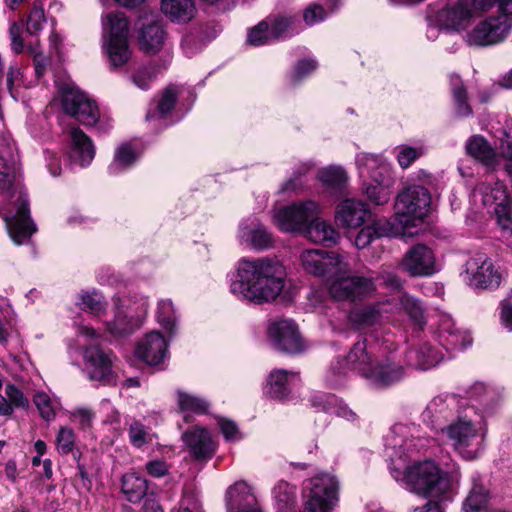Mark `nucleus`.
I'll list each match as a JSON object with an SVG mask.
<instances>
[{
    "label": "nucleus",
    "mask_w": 512,
    "mask_h": 512,
    "mask_svg": "<svg viewBox=\"0 0 512 512\" xmlns=\"http://www.w3.org/2000/svg\"><path fill=\"white\" fill-rule=\"evenodd\" d=\"M401 267L412 277L431 276L438 271L434 252L424 244L411 247L405 253Z\"/></svg>",
    "instance_id": "18"
},
{
    "label": "nucleus",
    "mask_w": 512,
    "mask_h": 512,
    "mask_svg": "<svg viewBox=\"0 0 512 512\" xmlns=\"http://www.w3.org/2000/svg\"><path fill=\"white\" fill-rule=\"evenodd\" d=\"M408 363L418 369L427 370L438 365L444 358L442 350L423 344L418 349H411L407 354Z\"/></svg>",
    "instance_id": "36"
},
{
    "label": "nucleus",
    "mask_w": 512,
    "mask_h": 512,
    "mask_svg": "<svg viewBox=\"0 0 512 512\" xmlns=\"http://www.w3.org/2000/svg\"><path fill=\"white\" fill-rule=\"evenodd\" d=\"M156 320L166 332L168 338H172L177 334V315L171 300L164 299L158 302Z\"/></svg>",
    "instance_id": "42"
},
{
    "label": "nucleus",
    "mask_w": 512,
    "mask_h": 512,
    "mask_svg": "<svg viewBox=\"0 0 512 512\" xmlns=\"http://www.w3.org/2000/svg\"><path fill=\"white\" fill-rule=\"evenodd\" d=\"M218 425L227 441H238L242 438L241 432L233 421L221 418Z\"/></svg>",
    "instance_id": "61"
},
{
    "label": "nucleus",
    "mask_w": 512,
    "mask_h": 512,
    "mask_svg": "<svg viewBox=\"0 0 512 512\" xmlns=\"http://www.w3.org/2000/svg\"><path fill=\"white\" fill-rule=\"evenodd\" d=\"M227 512H262L254 504L250 486L244 481L231 485L226 492Z\"/></svg>",
    "instance_id": "31"
},
{
    "label": "nucleus",
    "mask_w": 512,
    "mask_h": 512,
    "mask_svg": "<svg viewBox=\"0 0 512 512\" xmlns=\"http://www.w3.org/2000/svg\"><path fill=\"white\" fill-rule=\"evenodd\" d=\"M19 171L17 150L4 138L0 143V214L10 238L17 245L26 243L36 232Z\"/></svg>",
    "instance_id": "3"
},
{
    "label": "nucleus",
    "mask_w": 512,
    "mask_h": 512,
    "mask_svg": "<svg viewBox=\"0 0 512 512\" xmlns=\"http://www.w3.org/2000/svg\"><path fill=\"white\" fill-rule=\"evenodd\" d=\"M369 208L365 202L357 198L342 200L335 210V222L345 229L358 228L365 222Z\"/></svg>",
    "instance_id": "28"
},
{
    "label": "nucleus",
    "mask_w": 512,
    "mask_h": 512,
    "mask_svg": "<svg viewBox=\"0 0 512 512\" xmlns=\"http://www.w3.org/2000/svg\"><path fill=\"white\" fill-rule=\"evenodd\" d=\"M343 0H319L309 3L302 11V19L306 26L312 27L324 22L342 6Z\"/></svg>",
    "instance_id": "35"
},
{
    "label": "nucleus",
    "mask_w": 512,
    "mask_h": 512,
    "mask_svg": "<svg viewBox=\"0 0 512 512\" xmlns=\"http://www.w3.org/2000/svg\"><path fill=\"white\" fill-rule=\"evenodd\" d=\"M57 96L65 113L73 116L84 125H94L99 119V109L94 101L79 91L74 83L66 78L56 80Z\"/></svg>",
    "instance_id": "12"
},
{
    "label": "nucleus",
    "mask_w": 512,
    "mask_h": 512,
    "mask_svg": "<svg viewBox=\"0 0 512 512\" xmlns=\"http://www.w3.org/2000/svg\"><path fill=\"white\" fill-rule=\"evenodd\" d=\"M45 22L44 9L40 6L33 7L26 22L27 32L31 35H37L43 29Z\"/></svg>",
    "instance_id": "56"
},
{
    "label": "nucleus",
    "mask_w": 512,
    "mask_h": 512,
    "mask_svg": "<svg viewBox=\"0 0 512 512\" xmlns=\"http://www.w3.org/2000/svg\"><path fill=\"white\" fill-rule=\"evenodd\" d=\"M499 152H496L480 135H474L466 143L467 153L482 164L495 167L501 159L505 160V167L512 177V123L507 124L499 137Z\"/></svg>",
    "instance_id": "11"
},
{
    "label": "nucleus",
    "mask_w": 512,
    "mask_h": 512,
    "mask_svg": "<svg viewBox=\"0 0 512 512\" xmlns=\"http://www.w3.org/2000/svg\"><path fill=\"white\" fill-rule=\"evenodd\" d=\"M76 436L72 428L61 426L56 434V449L61 454H68L73 451Z\"/></svg>",
    "instance_id": "54"
},
{
    "label": "nucleus",
    "mask_w": 512,
    "mask_h": 512,
    "mask_svg": "<svg viewBox=\"0 0 512 512\" xmlns=\"http://www.w3.org/2000/svg\"><path fill=\"white\" fill-rule=\"evenodd\" d=\"M439 342L448 350H456L470 344L467 335L454 328V323L449 317H443L439 326Z\"/></svg>",
    "instance_id": "40"
},
{
    "label": "nucleus",
    "mask_w": 512,
    "mask_h": 512,
    "mask_svg": "<svg viewBox=\"0 0 512 512\" xmlns=\"http://www.w3.org/2000/svg\"><path fill=\"white\" fill-rule=\"evenodd\" d=\"M431 206L429 191L420 185H411L403 189L394 204V227H400V237L412 236L415 232L410 229L417 227L428 215Z\"/></svg>",
    "instance_id": "8"
},
{
    "label": "nucleus",
    "mask_w": 512,
    "mask_h": 512,
    "mask_svg": "<svg viewBox=\"0 0 512 512\" xmlns=\"http://www.w3.org/2000/svg\"><path fill=\"white\" fill-rule=\"evenodd\" d=\"M33 402L41 417L47 422L54 420L57 412L61 409L60 399L44 391L37 392L33 397Z\"/></svg>",
    "instance_id": "45"
},
{
    "label": "nucleus",
    "mask_w": 512,
    "mask_h": 512,
    "mask_svg": "<svg viewBox=\"0 0 512 512\" xmlns=\"http://www.w3.org/2000/svg\"><path fill=\"white\" fill-rule=\"evenodd\" d=\"M67 155L72 164L86 167L95 157V146L81 129L71 127L68 131Z\"/></svg>",
    "instance_id": "27"
},
{
    "label": "nucleus",
    "mask_w": 512,
    "mask_h": 512,
    "mask_svg": "<svg viewBox=\"0 0 512 512\" xmlns=\"http://www.w3.org/2000/svg\"><path fill=\"white\" fill-rule=\"evenodd\" d=\"M302 270L317 278H329L327 291L339 302H357L372 297L376 292L372 276L350 275L346 257L336 251L305 249L299 255Z\"/></svg>",
    "instance_id": "2"
},
{
    "label": "nucleus",
    "mask_w": 512,
    "mask_h": 512,
    "mask_svg": "<svg viewBox=\"0 0 512 512\" xmlns=\"http://www.w3.org/2000/svg\"><path fill=\"white\" fill-rule=\"evenodd\" d=\"M160 10L167 19L177 24L189 23L197 14L195 0H161Z\"/></svg>",
    "instance_id": "34"
},
{
    "label": "nucleus",
    "mask_w": 512,
    "mask_h": 512,
    "mask_svg": "<svg viewBox=\"0 0 512 512\" xmlns=\"http://www.w3.org/2000/svg\"><path fill=\"white\" fill-rule=\"evenodd\" d=\"M147 474L153 478H161L169 473L170 466L160 459H153L145 464Z\"/></svg>",
    "instance_id": "60"
},
{
    "label": "nucleus",
    "mask_w": 512,
    "mask_h": 512,
    "mask_svg": "<svg viewBox=\"0 0 512 512\" xmlns=\"http://www.w3.org/2000/svg\"><path fill=\"white\" fill-rule=\"evenodd\" d=\"M272 495L277 509L283 511L295 502L296 489L288 482L280 480L273 487Z\"/></svg>",
    "instance_id": "49"
},
{
    "label": "nucleus",
    "mask_w": 512,
    "mask_h": 512,
    "mask_svg": "<svg viewBox=\"0 0 512 512\" xmlns=\"http://www.w3.org/2000/svg\"><path fill=\"white\" fill-rule=\"evenodd\" d=\"M400 227H394L390 220H375L371 224L363 226L354 239V245L358 249H364L375 239L381 237H400Z\"/></svg>",
    "instance_id": "32"
},
{
    "label": "nucleus",
    "mask_w": 512,
    "mask_h": 512,
    "mask_svg": "<svg viewBox=\"0 0 512 512\" xmlns=\"http://www.w3.org/2000/svg\"><path fill=\"white\" fill-rule=\"evenodd\" d=\"M177 400L179 410L183 413L186 421L189 413L204 414L209 409V404L206 400L183 391L177 392Z\"/></svg>",
    "instance_id": "47"
},
{
    "label": "nucleus",
    "mask_w": 512,
    "mask_h": 512,
    "mask_svg": "<svg viewBox=\"0 0 512 512\" xmlns=\"http://www.w3.org/2000/svg\"><path fill=\"white\" fill-rule=\"evenodd\" d=\"M139 45L146 54L153 55L163 51L165 59L162 68H166L170 63L172 54L168 46L166 30L160 21H152L141 28Z\"/></svg>",
    "instance_id": "21"
},
{
    "label": "nucleus",
    "mask_w": 512,
    "mask_h": 512,
    "mask_svg": "<svg viewBox=\"0 0 512 512\" xmlns=\"http://www.w3.org/2000/svg\"><path fill=\"white\" fill-rule=\"evenodd\" d=\"M466 273L469 275L470 285L475 288L498 287L502 275L495 269L492 261L483 255L469 259L466 263Z\"/></svg>",
    "instance_id": "22"
},
{
    "label": "nucleus",
    "mask_w": 512,
    "mask_h": 512,
    "mask_svg": "<svg viewBox=\"0 0 512 512\" xmlns=\"http://www.w3.org/2000/svg\"><path fill=\"white\" fill-rule=\"evenodd\" d=\"M349 321L357 327H368L382 320L378 303L372 306L356 308L349 313Z\"/></svg>",
    "instance_id": "46"
},
{
    "label": "nucleus",
    "mask_w": 512,
    "mask_h": 512,
    "mask_svg": "<svg viewBox=\"0 0 512 512\" xmlns=\"http://www.w3.org/2000/svg\"><path fill=\"white\" fill-rule=\"evenodd\" d=\"M452 94L455 102L456 113L460 117L468 116L472 113V109L467 103V94L465 89L461 86V81L458 76L451 77Z\"/></svg>",
    "instance_id": "52"
},
{
    "label": "nucleus",
    "mask_w": 512,
    "mask_h": 512,
    "mask_svg": "<svg viewBox=\"0 0 512 512\" xmlns=\"http://www.w3.org/2000/svg\"><path fill=\"white\" fill-rule=\"evenodd\" d=\"M237 239L241 245L255 251H265L274 247L272 234L262 223L252 217L241 221Z\"/></svg>",
    "instance_id": "20"
},
{
    "label": "nucleus",
    "mask_w": 512,
    "mask_h": 512,
    "mask_svg": "<svg viewBox=\"0 0 512 512\" xmlns=\"http://www.w3.org/2000/svg\"><path fill=\"white\" fill-rule=\"evenodd\" d=\"M147 489V480L137 472L131 471L122 477V492L130 502L142 499Z\"/></svg>",
    "instance_id": "43"
},
{
    "label": "nucleus",
    "mask_w": 512,
    "mask_h": 512,
    "mask_svg": "<svg viewBox=\"0 0 512 512\" xmlns=\"http://www.w3.org/2000/svg\"><path fill=\"white\" fill-rule=\"evenodd\" d=\"M80 300L82 309L89 311L98 318L105 315L106 306L104 297L97 291L93 290L80 294Z\"/></svg>",
    "instance_id": "51"
},
{
    "label": "nucleus",
    "mask_w": 512,
    "mask_h": 512,
    "mask_svg": "<svg viewBox=\"0 0 512 512\" xmlns=\"http://www.w3.org/2000/svg\"><path fill=\"white\" fill-rule=\"evenodd\" d=\"M424 154L423 147L402 145L397 147V161L402 168L409 167L416 159Z\"/></svg>",
    "instance_id": "55"
},
{
    "label": "nucleus",
    "mask_w": 512,
    "mask_h": 512,
    "mask_svg": "<svg viewBox=\"0 0 512 512\" xmlns=\"http://www.w3.org/2000/svg\"><path fill=\"white\" fill-rule=\"evenodd\" d=\"M339 483L335 476L329 473H318L303 483V498L316 499L320 501H339Z\"/></svg>",
    "instance_id": "26"
},
{
    "label": "nucleus",
    "mask_w": 512,
    "mask_h": 512,
    "mask_svg": "<svg viewBox=\"0 0 512 512\" xmlns=\"http://www.w3.org/2000/svg\"><path fill=\"white\" fill-rule=\"evenodd\" d=\"M83 358L85 371L90 380L107 385L115 384L116 375L113 371L115 356L111 352H105L97 346L87 347Z\"/></svg>",
    "instance_id": "17"
},
{
    "label": "nucleus",
    "mask_w": 512,
    "mask_h": 512,
    "mask_svg": "<svg viewBox=\"0 0 512 512\" xmlns=\"http://www.w3.org/2000/svg\"><path fill=\"white\" fill-rule=\"evenodd\" d=\"M355 164L361 184L370 182L390 174V166L381 155L360 152L356 155Z\"/></svg>",
    "instance_id": "30"
},
{
    "label": "nucleus",
    "mask_w": 512,
    "mask_h": 512,
    "mask_svg": "<svg viewBox=\"0 0 512 512\" xmlns=\"http://www.w3.org/2000/svg\"><path fill=\"white\" fill-rule=\"evenodd\" d=\"M268 338L280 351L299 353L305 349V343L297 325L289 319H274L267 325Z\"/></svg>",
    "instance_id": "16"
},
{
    "label": "nucleus",
    "mask_w": 512,
    "mask_h": 512,
    "mask_svg": "<svg viewBox=\"0 0 512 512\" xmlns=\"http://www.w3.org/2000/svg\"><path fill=\"white\" fill-rule=\"evenodd\" d=\"M469 397L472 400L479 401L482 404H487L488 399L492 397V391L489 390L485 384L477 382L473 384L468 391Z\"/></svg>",
    "instance_id": "62"
},
{
    "label": "nucleus",
    "mask_w": 512,
    "mask_h": 512,
    "mask_svg": "<svg viewBox=\"0 0 512 512\" xmlns=\"http://www.w3.org/2000/svg\"><path fill=\"white\" fill-rule=\"evenodd\" d=\"M438 501L430 500L423 507H415L411 512H445L444 503L451 499H445L443 497H436Z\"/></svg>",
    "instance_id": "64"
},
{
    "label": "nucleus",
    "mask_w": 512,
    "mask_h": 512,
    "mask_svg": "<svg viewBox=\"0 0 512 512\" xmlns=\"http://www.w3.org/2000/svg\"><path fill=\"white\" fill-rule=\"evenodd\" d=\"M346 363L371 385L385 387L400 381L405 375L402 365L378 344L366 340L357 342L349 352Z\"/></svg>",
    "instance_id": "6"
},
{
    "label": "nucleus",
    "mask_w": 512,
    "mask_h": 512,
    "mask_svg": "<svg viewBox=\"0 0 512 512\" xmlns=\"http://www.w3.org/2000/svg\"><path fill=\"white\" fill-rule=\"evenodd\" d=\"M409 435V428L399 424L385 437L386 452L390 457V474L393 479L415 494L452 499L459 484V472H444L432 460L406 465L407 459L424 447L421 439L409 438Z\"/></svg>",
    "instance_id": "1"
},
{
    "label": "nucleus",
    "mask_w": 512,
    "mask_h": 512,
    "mask_svg": "<svg viewBox=\"0 0 512 512\" xmlns=\"http://www.w3.org/2000/svg\"><path fill=\"white\" fill-rule=\"evenodd\" d=\"M135 353L146 364L159 365L168 356V340L160 332L152 331L137 343Z\"/></svg>",
    "instance_id": "25"
},
{
    "label": "nucleus",
    "mask_w": 512,
    "mask_h": 512,
    "mask_svg": "<svg viewBox=\"0 0 512 512\" xmlns=\"http://www.w3.org/2000/svg\"><path fill=\"white\" fill-rule=\"evenodd\" d=\"M474 16L467 0H454L437 11L433 16H430L427 36L430 39H434L436 37V27L449 31H464L465 34L469 30L467 28Z\"/></svg>",
    "instance_id": "13"
},
{
    "label": "nucleus",
    "mask_w": 512,
    "mask_h": 512,
    "mask_svg": "<svg viewBox=\"0 0 512 512\" xmlns=\"http://www.w3.org/2000/svg\"><path fill=\"white\" fill-rule=\"evenodd\" d=\"M154 434L150 432L141 422L133 421L129 427L130 443L136 448H143L152 443Z\"/></svg>",
    "instance_id": "53"
},
{
    "label": "nucleus",
    "mask_w": 512,
    "mask_h": 512,
    "mask_svg": "<svg viewBox=\"0 0 512 512\" xmlns=\"http://www.w3.org/2000/svg\"><path fill=\"white\" fill-rule=\"evenodd\" d=\"M305 236L317 244H335L339 239V233L326 220L313 217L306 227Z\"/></svg>",
    "instance_id": "38"
},
{
    "label": "nucleus",
    "mask_w": 512,
    "mask_h": 512,
    "mask_svg": "<svg viewBox=\"0 0 512 512\" xmlns=\"http://www.w3.org/2000/svg\"><path fill=\"white\" fill-rule=\"evenodd\" d=\"M5 395L13 411L15 408H27L29 405V401L23 392L12 384L6 385Z\"/></svg>",
    "instance_id": "58"
},
{
    "label": "nucleus",
    "mask_w": 512,
    "mask_h": 512,
    "mask_svg": "<svg viewBox=\"0 0 512 512\" xmlns=\"http://www.w3.org/2000/svg\"><path fill=\"white\" fill-rule=\"evenodd\" d=\"M182 440L194 457L200 459L210 457L215 450V444L209 431L195 426L182 434Z\"/></svg>",
    "instance_id": "33"
},
{
    "label": "nucleus",
    "mask_w": 512,
    "mask_h": 512,
    "mask_svg": "<svg viewBox=\"0 0 512 512\" xmlns=\"http://www.w3.org/2000/svg\"><path fill=\"white\" fill-rule=\"evenodd\" d=\"M156 77V73L151 68L145 67L135 71L132 76V82L139 89L147 90L150 88L153 80Z\"/></svg>",
    "instance_id": "59"
},
{
    "label": "nucleus",
    "mask_w": 512,
    "mask_h": 512,
    "mask_svg": "<svg viewBox=\"0 0 512 512\" xmlns=\"http://www.w3.org/2000/svg\"><path fill=\"white\" fill-rule=\"evenodd\" d=\"M300 383L298 372L275 369L268 375L266 392L273 399L286 401L294 397Z\"/></svg>",
    "instance_id": "23"
},
{
    "label": "nucleus",
    "mask_w": 512,
    "mask_h": 512,
    "mask_svg": "<svg viewBox=\"0 0 512 512\" xmlns=\"http://www.w3.org/2000/svg\"><path fill=\"white\" fill-rule=\"evenodd\" d=\"M457 404L456 396H437L426 406L422 413V419L434 429L440 431L442 423L453 415Z\"/></svg>",
    "instance_id": "29"
},
{
    "label": "nucleus",
    "mask_w": 512,
    "mask_h": 512,
    "mask_svg": "<svg viewBox=\"0 0 512 512\" xmlns=\"http://www.w3.org/2000/svg\"><path fill=\"white\" fill-rule=\"evenodd\" d=\"M317 67V63L312 59H304L297 63L292 78L294 81L301 80L310 73H312Z\"/></svg>",
    "instance_id": "63"
},
{
    "label": "nucleus",
    "mask_w": 512,
    "mask_h": 512,
    "mask_svg": "<svg viewBox=\"0 0 512 512\" xmlns=\"http://www.w3.org/2000/svg\"><path fill=\"white\" fill-rule=\"evenodd\" d=\"M103 47L113 66L124 65L131 56L128 46L129 24L124 13L106 14L102 21Z\"/></svg>",
    "instance_id": "10"
},
{
    "label": "nucleus",
    "mask_w": 512,
    "mask_h": 512,
    "mask_svg": "<svg viewBox=\"0 0 512 512\" xmlns=\"http://www.w3.org/2000/svg\"><path fill=\"white\" fill-rule=\"evenodd\" d=\"M310 402L312 406L327 413L335 414L347 420L355 419V413L335 395L316 392L311 396Z\"/></svg>",
    "instance_id": "37"
},
{
    "label": "nucleus",
    "mask_w": 512,
    "mask_h": 512,
    "mask_svg": "<svg viewBox=\"0 0 512 512\" xmlns=\"http://www.w3.org/2000/svg\"><path fill=\"white\" fill-rule=\"evenodd\" d=\"M138 158L139 152L131 144L123 143L116 149L108 171L111 175H118L132 167Z\"/></svg>",
    "instance_id": "41"
},
{
    "label": "nucleus",
    "mask_w": 512,
    "mask_h": 512,
    "mask_svg": "<svg viewBox=\"0 0 512 512\" xmlns=\"http://www.w3.org/2000/svg\"><path fill=\"white\" fill-rule=\"evenodd\" d=\"M473 407L465 410L464 416H458L449 425L440 428L441 435L464 459L473 460L483 451L486 427L482 419H473L470 412Z\"/></svg>",
    "instance_id": "7"
},
{
    "label": "nucleus",
    "mask_w": 512,
    "mask_h": 512,
    "mask_svg": "<svg viewBox=\"0 0 512 512\" xmlns=\"http://www.w3.org/2000/svg\"><path fill=\"white\" fill-rule=\"evenodd\" d=\"M148 308L149 302L145 296H117L114 299L113 319L105 320L107 333L115 339L130 335L140 327Z\"/></svg>",
    "instance_id": "9"
},
{
    "label": "nucleus",
    "mask_w": 512,
    "mask_h": 512,
    "mask_svg": "<svg viewBox=\"0 0 512 512\" xmlns=\"http://www.w3.org/2000/svg\"><path fill=\"white\" fill-rule=\"evenodd\" d=\"M292 20L287 17H279L260 22L252 28L247 41L253 46L268 44L276 39L292 34L290 28Z\"/></svg>",
    "instance_id": "24"
},
{
    "label": "nucleus",
    "mask_w": 512,
    "mask_h": 512,
    "mask_svg": "<svg viewBox=\"0 0 512 512\" xmlns=\"http://www.w3.org/2000/svg\"><path fill=\"white\" fill-rule=\"evenodd\" d=\"M474 15L496 12L480 19L463 34V41L470 47H488L503 42L512 31V0H467Z\"/></svg>",
    "instance_id": "5"
},
{
    "label": "nucleus",
    "mask_w": 512,
    "mask_h": 512,
    "mask_svg": "<svg viewBox=\"0 0 512 512\" xmlns=\"http://www.w3.org/2000/svg\"><path fill=\"white\" fill-rule=\"evenodd\" d=\"M287 276V269L278 258L243 257L229 274V291L242 302L272 303L284 291Z\"/></svg>",
    "instance_id": "4"
},
{
    "label": "nucleus",
    "mask_w": 512,
    "mask_h": 512,
    "mask_svg": "<svg viewBox=\"0 0 512 512\" xmlns=\"http://www.w3.org/2000/svg\"><path fill=\"white\" fill-rule=\"evenodd\" d=\"M184 89L178 86H168L162 93L161 97L157 101L156 111L152 108L149 109L146 115L147 120L154 119L156 117H165L168 115L174 107L176 99L183 93Z\"/></svg>",
    "instance_id": "44"
},
{
    "label": "nucleus",
    "mask_w": 512,
    "mask_h": 512,
    "mask_svg": "<svg viewBox=\"0 0 512 512\" xmlns=\"http://www.w3.org/2000/svg\"><path fill=\"white\" fill-rule=\"evenodd\" d=\"M321 211L320 205L313 200L293 203L276 211L273 224L284 233L304 232L311 219Z\"/></svg>",
    "instance_id": "15"
},
{
    "label": "nucleus",
    "mask_w": 512,
    "mask_h": 512,
    "mask_svg": "<svg viewBox=\"0 0 512 512\" xmlns=\"http://www.w3.org/2000/svg\"><path fill=\"white\" fill-rule=\"evenodd\" d=\"M480 194L485 206L494 205L496 221L501 229L502 236L512 238V200L507 194L506 187L500 181L493 185L481 184L475 191V196Z\"/></svg>",
    "instance_id": "14"
},
{
    "label": "nucleus",
    "mask_w": 512,
    "mask_h": 512,
    "mask_svg": "<svg viewBox=\"0 0 512 512\" xmlns=\"http://www.w3.org/2000/svg\"><path fill=\"white\" fill-rule=\"evenodd\" d=\"M318 180L327 188L341 189L347 183L346 171L340 166L322 168L317 173Z\"/></svg>",
    "instance_id": "48"
},
{
    "label": "nucleus",
    "mask_w": 512,
    "mask_h": 512,
    "mask_svg": "<svg viewBox=\"0 0 512 512\" xmlns=\"http://www.w3.org/2000/svg\"><path fill=\"white\" fill-rule=\"evenodd\" d=\"M363 194L374 205H385L392 195L393 181L390 174L361 184Z\"/></svg>",
    "instance_id": "39"
},
{
    "label": "nucleus",
    "mask_w": 512,
    "mask_h": 512,
    "mask_svg": "<svg viewBox=\"0 0 512 512\" xmlns=\"http://www.w3.org/2000/svg\"><path fill=\"white\" fill-rule=\"evenodd\" d=\"M378 307L382 313V319L396 318L403 311L416 324H421L424 321V312L420 303L401 291L386 301L378 302Z\"/></svg>",
    "instance_id": "19"
},
{
    "label": "nucleus",
    "mask_w": 512,
    "mask_h": 512,
    "mask_svg": "<svg viewBox=\"0 0 512 512\" xmlns=\"http://www.w3.org/2000/svg\"><path fill=\"white\" fill-rule=\"evenodd\" d=\"M304 504H303V512H334L335 508L338 504L337 501L333 500H327V501H320L309 498H303Z\"/></svg>",
    "instance_id": "57"
},
{
    "label": "nucleus",
    "mask_w": 512,
    "mask_h": 512,
    "mask_svg": "<svg viewBox=\"0 0 512 512\" xmlns=\"http://www.w3.org/2000/svg\"><path fill=\"white\" fill-rule=\"evenodd\" d=\"M488 501V493L482 484L474 482L464 504V512H483Z\"/></svg>",
    "instance_id": "50"
}]
</instances>
